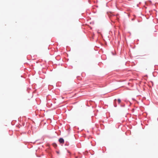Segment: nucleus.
Wrapping results in <instances>:
<instances>
[{
    "label": "nucleus",
    "instance_id": "f03ea898",
    "mask_svg": "<svg viewBox=\"0 0 158 158\" xmlns=\"http://www.w3.org/2000/svg\"><path fill=\"white\" fill-rule=\"evenodd\" d=\"M52 145L55 148H56L57 146V144L55 143H53Z\"/></svg>",
    "mask_w": 158,
    "mask_h": 158
},
{
    "label": "nucleus",
    "instance_id": "f257e3e1",
    "mask_svg": "<svg viewBox=\"0 0 158 158\" xmlns=\"http://www.w3.org/2000/svg\"><path fill=\"white\" fill-rule=\"evenodd\" d=\"M59 141L60 143H63L64 142V139L62 138H60L59 139Z\"/></svg>",
    "mask_w": 158,
    "mask_h": 158
},
{
    "label": "nucleus",
    "instance_id": "7ed1b4c3",
    "mask_svg": "<svg viewBox=\"0 0 158 158\" xmlns=\"http://www.w3.org/2000/svg\"><path fill=\"white\" fill-rule=\"evenodd\" d=\"M118 101L119 103H120L121 102V100L120 99H118Z\"/></svg>",
    "mask_w": 158,
    "mask_h": 158
},
{
    "label": "nucleus",
    "instance_id": "20e7f679",
    "mask_svg": "<svg viewBox=\"0 0 158 158\" xmlns=\"http://www.w3.org/2000/svg\"><path fill=\"white\" fill-rule=\"evenodd\" d=\"M116 99H115L114 100V101H116Z\"/></svg>",
    "mask_w": 158,
    "mask_h": 158
}]
</instances>
